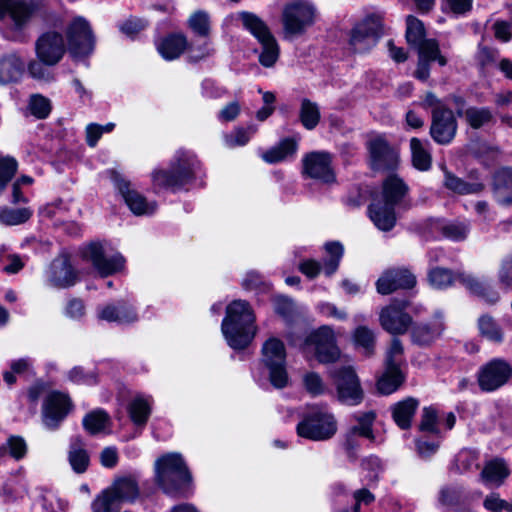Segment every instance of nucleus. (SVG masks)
<instances>
[{
  "label": "nucleus",
  "mask_w": 512,
  "mask_h": 512,
  "mask_svg": "<svg viewBox=\"0 0 512 512\" xmlns=\"http://www.w3.org/2000/svg\"><path fill=\"white\" fill-rule=\"evenodd\" d=\"M409 188L397 175L388 176L382 184L381 194L369 205V217L382 231H390L396 224V208L407 209Z\"/></svg>",
  "instance_id": "f257e3e1"
},
{
  "label": "nucleus",
  "mask_w": 512,
  "mask_h": 512,
  "mask_svg": "<svg viewBox=\"0 0 512 512\" xmlns=\"http://www.w3.org/2000/svg\"><path fill=\"white\" fill-rule=\"evenodd\" d=\"M39 9L37 0H0L1 35L13 42H26L30 22Z\"/></svg>",
  "instance_id": "f03ea898"
},
{
  "label": "nucleus",
  "mask_w": 512,
  "mask_h": 512,
  "mask_svg": "<svg viewBox=\"0 0 512 512\" xmlns=\"http://www.w3.org/2000/svg\"><path fill=\"white\" fill-rule=\"evenodd\" d=\"M200 171V162L191 151L179 150L174 155L169 169H155L151 180L155 190L179 191L193 183Z\"/></svg>",
  "instance_id": "7ed1b4c3"
},
{
  "label": "nucleus",
  "mask_w": 512,
  "mask_h": 512,
  "mask_svg": "<svg viewBox=\"0 0 512 512\" xmlns=\"http://www.w3.org/2000/svg\"><path fill=\"white\" fill-rule=\"evenodd\" d=\"M255 316L249 303L234 300L226 308L221 331L228 345L233 349H244L252 341L256 328Z\"/></svg>",
  "instance_id": "20e7f679"
},
{
  "label": "nucleus",
  "mask_w": 512,
  "mask_h": 512,
  "mask_svg": "<svg viewBox=\"0 0 512 512\" xmlns=\"http://www.w3.org/2000/svg\"><path fill=\"white\" fill-rule=\"evenodd\" d=\"M155 478L166 494L177 495L191 480V475L180 454L169 453L155 462Z\"/></svg>",
  "instance_id": "39448f33"
},
{
  "label": "nucleus",
  "mask_w": 512,
  "mask_h": 512,
  "mask_svg": "<svg viewBox=\"0 0 512 512\" xmlns=\"http://www.w3.org/2000/svg\"><path fill=\"white\" fill-rule=\"evenodd\" d=\"M297 434L312 441H325L337 432V421L326 407L314 406L297 425Z\"/></svg>",
  "instance_id": "423d86ee"
},
{
  "label": "nucleus",
  "mask_w": 512,
  "mask_h": 512,
  "mask_svg": "<svg viewBox=\"0 0 512 512\" xmlns=\"http://www.w3.org/2000/svg\"><path fill=\"white\" fill-rule=\"evenodd\" d=\"M243 27L262 45L259 62L264 67H272L279 57V46L266 23L256 14L242 11L238 13Z\"/></svg>",
  "instance_id": "0eeeda50"
},
{
  "label": "nucleus",
  "mask_w": 512,
  "mask_h": 512,
  "mask_svg": "<svg viewBox=\"0 0 512 512\" xmlns=\"http://www.w3.org/2000/svg\"><path fill=\"white\" fill-rule=\"evenodd\" d=\"M262 363L267 370L269 382L274 388L283 389L288 385L286 349L281 340L270 338L263 344Z\"/></svg>",
  "instance_id": "6e6552de"
},
{
  "label": "nucleus",
  "mask_w": 512,
  "mask_h": 512,
  "mask_svg": "<svg viewBox=\"0 0 512 512\" xmlns=\"http://www.w3.org/2000/svg\"><path fill=\"white\" fill-rule=\"evenodd\" d=\"M316 15V8L308 1L297 0L286 4L282 12L284 37L304 34L314 24Z\"/></svg>",
  "instance_id": "1a4fd4ad"
},
{
  "label": "nucleus",
  "mask_w": 512,
  "mask_h": 512,
  "mask_svg": "<svg viewBox=\"0 0 512 512\" xmlns=\"http://www.w3.org/2000/svg\"><path fill=\"white\" fill-rule=\"evenodd\" d=\"M304 351H313L315 358L323 364L333 363L340 357L336 336L332 327L323 325L312 331L304 340Z\"/></svg>",
  "instance_id": "9d476101"
},
{
  "label": "nucleus",
  "mask_w": 512,
  "mask_h": 512,
  "mask_svg": "<svg viewBox=\"0 0 512 512\" xmlns=\"http://www.w3.org/2000/svg\"><path fill=\"white\" fill-rule=\"evenodd\" d=\"M428 279L430 284L437 289L447 288L457 280L471 292L483 296L489 303H495L499 298L496 292L486 293V288L482 283L467 273H459L453 276L450 270L436 267L429 271Z\"/></svg>",
  "instance_id": "9b49d317"
},
{
  "label": "nucleus",
  "mask_w": 512,
  "mask_h": 512,
  "mask_svg": "<svg viewBox=\"0 0 512 512\" xmlns=\"http://www.w3.org/2000/svg\"><path fill=\"white\" fill-rule=\"evenodd\" d=\"M68 49L71 56L80 59L90 55L95 39L88 21L83 17L74 18L67 27Z\"/></svg>",
  "instance_id": "f8f14e48"
},
{
  "label": "nucleus",
  "mask_w": 512,
  "mask_h": 512,
  "mask_svg": "<svg viewBox=\"0 0 512 512\" xmlns=\"http://www.w3.org/2000/svg\"><path fill=\"white\" fill-rule=\"evenodd\" d=\"M381 33V17L375 14L367 16L352 29L350 45L355 52L365 53L376 45Z\"/></svg>",
  "instance_id": "ddd939ff"
},
{
  "label": "nucleus",
  "mask_w": 512,
  "mask_h": 512,
  "mask_svg": "<svg viewBox=\"0 0 512 512\" xmlns=\"http://www.w3.org/2000/svg\"><path fill=\"white\" fill-rule=\"evenodd\" d=\"M334 379L337 396L341 403L356 406L363 400V390L359 379L351 367H342L331 373Z\"/></svg>",
  "instance_id": "4468645a"
},
{
  "label": "nucleus",
  "mask_w": 512,
  "mask_h": 512,
  "mask_svg": "<svg viewBox=\"0 0 512 512\" xmlns=\"http://www.w3.org/2000/svg\"><path fill=\"white\" fill-rule=\"evenodd\" d=\"M409 302L406 300H393L388 306L381 309L379 321L381 327L390 334H405L412 325L411 316L405 312Z\"/></svg>",
  "instance_id": "2eb2a0df"
},
{
  "label": "nucleus",
  "mask_w": 512,
  "mask_h": 512,
  "mask_svg": "<svg viewBox=\"0 0 512 512\" xmlns=\"http://www.w3.org/2000/svg\"><path fill=\"white\" fill-rule=\"evenodd\" d=\"M83 256L92 263L95 270L106 277L121 271L125 265L124 257L119 253L108 255L101 243L93 242L85 247Z\"/></svg>",
  "instance_id": "dca6fc26"
},
{
  "label": "nucleus",
  "mask_w": 512,
  "mask_h": 512,
  "mask_svg": "<svg viewBox=\"0 0 512 512\" xmlns=\"http://www.w3.org/2000/svg\"><path fill=\"white\" fill-rule=\"evenodd\" d=\"M108 174L133 214L137 216L150 215L156 211L157 204L153 201H147V199L133 189L131 183L124 179L118 172L110 170Z\"/></svg>",
  "instance_id": "f3484780"
},
{
  "label": "nucleus",
  "mask_w": 512,
  "mask_h": 512,
  "mask_svg": "<svg viewBox=\"0 0 512 512\" xmlns=\"http://www.w3.org/2000/svg\"><path fill=\"white\" fill-rule=\"evenodd\" d=\"M66 52V45L61 33L50 30L41 34L35 42L37 58L48 66L58 64Z\"/></svg>",
  "instance_id": "a211bd4d"
},
{
  "label": "nucleus",
  "mask_w": 512,
  "mask_h": 512,
  "mask_svg": "<svg viewBox=\"0 0 512 512\" xmlns=\"http://www.w3.org/2000/svg\"><path fill=\"white\" fill-rule=\"evenodd\" d=\"M512 374L511 366L504 360L493 359L478 372V383L483 391H494L507 383Z\"/></svg>",
  "instance_id": "6ab92c4d"
},
{
  "label": "nucleus",
  "mask_w": 512,
  "mask_h": 512,
  "mask_svg": "<svg viewBox=\"0 0 512 512\" xmlns=\"http://www.w3.org/2000/svg\"><path fill=\"white\" fill-rule=\"evenodd\" d=\"M457 130V123L452 110L437 106L432 111L430 135L435 142L445 145L452 141Z\"/></svg>",
  "instance_id": "aec40b11"
},
{
  "label": "nucleus",
  "mask_w": 512,
  "mask_h": 512,
  "mask_svg": "<svg viewBox=\"0 0 512 512\" xmlns=\"http://www.w3.org/2000/svg\"><path fill=\"white\" fill-rule=\"evenodd\" d=\"M303 173L307 177L329 184L335 181L332 157L329 153L316 151L307 154L303 160Z\"/></svg>",
  "instance_id": "412c9836"
},
{
  "label": "nucleus",
  "mask_w": 512,
  "mask_h": 512,
  "mask_svg": "<svg viewBox=\"0 0 512 512\" xmlns=\"http://www.w3.org/2000/svg\"><path fill=\"white\" fill-rule=\"evenodd\" d=\"M370 164L373 170L394 169L398 163L397 151L383 137H375L368 142Z\"/></svg>",
  "instance_id": "4be33fe9"
},
{
  "label": "nucleus",
  "mask_w": 512,
  "mask_h": 512,
  "mask_svg": "<svg viewBox=\"0 0 512 512\" xmlns=\"http://www.w3.org/2000/svg\"><path fill=\"white\" fill-rule=\"evenodd\" d=\"M71 410V402L67 395L60 392L50 393L43 404V422L49 429L58 427Z\"/></svg>",
  "instance_id": "5701e85b"
},
{
  "label": "nucleus",
  "mask_w": 512,
  "mask_h": 512,
  "mask_svg": "<svg viewBox=\"0 0 512 512\" xmlns=\"http://www.w3.org/2000/svg\"><path fill=\"white\" fill-rule=\"evenodd\" d=\"M416 284L415 276L405 268L388 269L376 282L377 292L388 295L397 289H410Z\"/></svg>",
  "instance_id": "b1692460"
},
{
  "label": "nucleus",
  "mask_w": 512,
  "mask_h": 512,
  "mask_svg": "<svg viewBox=\"0 0 512 512\" xmlns=\"http://www.w3.org/2000/svg\"><path fill=\"white\" fill-rule=\"evenodd\" d=\"M49 285L57 288H67L76 283V273L66 255L55 258L46 271Z\"/></svg>",
  "instance_id": "393cba45"
},
{
  "label": "nucleus",
  "mask_w": 512,
  "mask_h": 512,
  "mask_svg": "<svg viewBox=\"0 0 512 512\" xmlns=\"http://www.w3.org/2000/svg\"><path fill=\"white\" fill-rule=\"evenodd\" d=\"M418 52L417 68L414 77L420 81H427L430 76V63L437 61L440 66L447 64V58L441 54L437 41H428Z\"/></svg>",
  "instance_id": "a878e982"
},
{
  "label": "nucleus",
  "mask_w": 512,
  "mask_h": 512,
  "mask_svg": "<svg viewBox=\"0 0 512 512\" xmlns=\"http://www.w3.org/2000/svg\"><path fill=\"white\" fill-rule=\"evenodd\" d=\"M24 72V60L17 53H9L0 57V85L5 86L19 82Z\"/></svg>",
  "instance_id": "bb28decb"
},
{
  "label": "nucleus",
  "mask_w": 512,
  "mask_h": 512,
  "mask_svg": "<svg viewBox=\"0 0 512 512\" xmlns=\"http://www.w3.org/2000/svg\"><path fill=\"white\" fill-rule=\"evenodd\" d=\"M98 318L119 324L133 323L138 319L135 309L126 302L103 306L98 310Z\"/></svg>",
  "instance_id": "cd10ccee"
},
{
  "label": "nucleus",
  "mask_w": 512,
  "mask_h": 512,
  "mask_svg": "<svg viewBox=\"0 0 512 512\" xmlns=\"http://www.w3.org/2000/svg\"><path fill=\"white\" fill-rule=\"evenodd\" d=\"M159 54L168 61L177 59L187 48V38L182 33H172L156 43Z\"/></svg>",
  "instance_id": "c85d7f7f"
},
{
  "label": "nucleus",
  "mask_w": 512,
  "mask_h": 512,
  "mask_svg": "<svg viewBox=\"0 0 512 512\" xmlns=\"http://www.w3.org/2000/svg\"><path fill=\"white\" fill-rule=\"evenodd\" d=\"M375 413L373 411H366L361 413H356L353 415L354 420L357 422V425L351 427L346 436V445L349 449H353L354 438L359 435L370 440L374 439L372 432V425L375 420Z\"/></svg>",
  "instance_id": "c756f323"
},
{
  "label": "nucleus",
  "mask_w": 512,
  "mask_h": 512,
  "mask_svg": "<svg viewBox=\"0 0 512 512\" xmlns=\"http://www.w3.org/2000/svg\"><path fill=\"white\" fill-rule=\"evenodd\" d=\"M494 194L500 204H512V168H501L495 173Z\"/></svg>",
  "instance_id": "7c9ffc66"
},
{
  "label": "nucleus",
  "mask_w": 512,
  "mask_h": 512,
  "mask_svg": "<svg viewBox=\"0 0 512 512\" xmlns=\"http://www.w3.org/2000/svg\"><path fill=\"white\" fill-rule=\"evenodd\" d=\"M510 470L503 459L496 458L486 463L481 472L484 484L499 487L509 476Z\"/></svg>",
  "instance_id": "2f4dec72"
},
{
  "label": "nucleus",
  "mask_w": 512,
  "mask_h": 512,
  "mask_svg": "<svg viewBox=\"0 0 512 512\" xmlns=\"http://www.w3.org/2000/svg\"><path fill=\"white\" fill-rule=\"evenodd\" d=\"M419 402L414 398H406L397 402L391 407L392 417L395 423L401 429H408L411 426V420L414 417Z\"/></svg>",
  "instance_id": "473e14b6"
},
{
  "label": "nucleus",
  "mask_w": 512,
  "mask_h": 512,
  "mask_svg": "<svg viewBox=\"0 0 512 512\" xmlns=\"http://www.w3.org/2000/svg\"><path fill=\"white\" fill-rule=\"evenodd\" d=\"M109 490L118 502H133L139 496L138 485L131 477L117 479Z\"/></svg>",
  "instance_id": "72a5a7b5"
},
{
  "label": "nucleus",
  "mask_w": 512,
  "mask_h": 512,
  "mask_svg": "<svg viewBox=\"0 0 512 512\" xmlns=\"http://www.w3.org/2000/svg\"><path fill=\"white\" fill-rule=\"evenodd\" d=\"M442 330L441 322L433 325L427 323L415 324L411 331L412 341L418 345H429L440 336Z\"/></svg>",
  "instance_id": "f704fd0d"
},
{
  "label": "nucleus",
  "mask_w": 512,
  "mask_h": 512,
  "mask_svg": "<svg viewBox=\"0 0 512 512\" xmlns=\"http://www.w3.org/2000/svg\"><path fill=\"white\" fill-rule=\"evenodd\" d=\"M128 413L135 425L144 426L151 413V398L136 396L128 405Z\"/></svg>",
  "instance_id": "c9c22d12"
},
{
  "label": "nucleus",
  "mask_w": 512,
  "mask_h": 512,
  "mask_svg": "<svg viewBox=\"0 0 512 512\" xmlns=\"http://www.w3.org/2000/svg\"><path fill=\"white\" fill-rule=\"evenodd\" d=\"M297 150V143L293 139L286 138L277 146L262 154V159L270 164L278 163L293 156Z\"/></svg>",
  "instance_id": "e433bc0d"
},
{
  "label": "nucleus",
  "mask_w": 512,
  "mask_h": 512,
  "mask_svg": "<svg viewBox=\"0 0 512 512\" xmlns=\"http://www.w3.org/2000/svg\"><path fill=\"white\" fill-rule=\"evenodd\" d=\"M68 460L76 473H84L89 466V455L78 437L74 438L70 444Z\"/></svg>",
  "instance_id": "4c0bfd02"
},
{
  "label": "nucleus",
  "mask_w": 512,
  "mask_h": 512,
  "mask_svg": "<svg viewBox=\"0 0 512 512\" xmlns=\"http://www.w3.org/2000/svg\"><path fill=\"white\" fill-rule=\"evenodd\" d=\"M404 381V374L401 369L385 367L381 377L378 379L377 388L381 394L389 395L395 392Z\"/></svg>",
  "instance_id": "58836bf2"
},
{
  "label": "nucleus",
  "mask_w": 512,
  "mask_h": 512,
  "mask_svg": "<svg viewBox=\"0 0 512 512\" xmlns=\"http://www.w3.org/2000/svg\"><path fill=\"white\" fill-rule=\"evenodd\" d=\"M406 39L408 43L416 50H420L422 46L428 41H435L434 39L425 38V29L423 23L414 16H408L406 20Z\"/></svg>",
  "instance_id": "ea45409f"
},
{
  "label": "nucleus",
  "mask_w": 512,
  "mask_h": 512,
  "mask_svg": "<svg viewBox=\"0 0 512 512\" xmlns=\"http://www.w3.org/2000/svg\"><path fill=\"white\" fill-rule=\"evenodd\" d=\"M353 342L365 356H371L374 353L376 336L370 328L359 326L353 332Z\"/></svg>",
  "instance_id": "a19ab883"
},
{
  "label": "nucleus",
  "mask_w": 512,
  "mask_h": 512,
  "mask_svg": "<svg viewBox=\"0 0 512 512\" xmlns=\"http://www.w3.org/2000/svg\"><path fill=\"white\" fill-rule=\"evenodd\" d=\"M28 452V446L24 438L16 435H11L7 438L6 442L0 446V453L4 458L9 455L15 461H20L25 458Z\"/></svg>",
  "instance_id": "79ce46f5"
},
{
  "label": "nucleus",
  "mask_w": 512,
  "mask_h": 512,
  "mask_svg": "<svg viewBox=\"0 0 512 512\" xmlns=\"http://www.w3.org/2000/svg\"><path fill=\"white\" fill-rule=\"evenodd\" d=\"M320 117V109L317 103L309 99L301 101L299 119L307 130H313L318 125Z\"/></svg>",
  "instance_id": "37998d69"
},
{
  "label": "nucleus",
  "mask_w": 512,
  "mask_h": 512,
  "mask_svg": "<svg viewBox=\"0 0 512 512\" xmlns=\"http://www.w3.org/2000/svg\"><path fill=\"white\" fill-rule=\"evenodd\" d=\"M413 166L421 171H426L431 167V155L424 144L418 138L410 140Z\"/></svg>",
  "instance_id": "c03bdc74"
},
{
  "label": "nucleus",
  "mask_w": 512,
  "mask_h": 512,
  "mask_svg": "<svg viewBox=\"0 0 512 512\" xmlns=\"http://www.w3.org/2000/svg\"><path fill=\"white\" fill-rule=\"evenodd\" d=\"M444 185L447 189L458 194H473L478 193L483 189L482 184L467 183L448 171H445Z\"/></svg>",
  "instance_id": "a18cd8bd"
},
{
  "label": "nucleus",
  "mask_w": 512,
  "mask_h": 512,
  "mask_svg": "<svg viewBox=\"0 0 512 512\" xmlns=\"http://www.w3.org/2000/svg\"><path fill=\"white\" fill-rule=\"evenodd\" d=\"M463 117L469 126L479 129L492 121L493 114L486 107H469L463 112Z\"/></svg>",
  "instance_id": "49530a36"
},
{
  "label": "nucleus",
  "mask_w": 512,
  "mask_h": 512,
  "mask_svg": "<svg viewBox=\"0 0 512 512\" xmlns=\"http://www.w3.org/2000/svg\"><path fill=\"white\" fill-rule=\"evenodd\" d=\"M256 133L255 126H248L246 128L237 127L230 133L224 135V143L228 148H235L238 146L246 145L251 137Z\"/></svg>",
  "instance_id": "de8ad7c7"
},
{
  "label": "nucleus",
  "mask_w": 512,
  "mask_h": 512,
  "mask_svg": "<svg viewBox=\"0 0 512 512\" xmlns=\"http://www.w3.org/2000/svg\"><path fill=\"white\" fill-rule=\"evenodd\" d=\"M325 250L330 257L324 263V272L330 276L338 269L344 248L339 242H330L325 245Z\"/></svg>",
  "instance_id": "09e8293b"
},
{
  "label": "nucleus",
  "mask_w": 512,
  "mask_h": 512,
  "mask_svg": "<svg viewBox=\"0 0 512 512\" xmlns=\"http://www.w3.org/2000/svg\"><path fill=\"white\" fill-rule=\"evenodd\" d=\"M108 423V414L100 409L87 414L83 419L84 428L91 434H96L102 431Z\"/></svg>",
  "instance_id": "8fccbe9b"
},
{
  "label": "nucleus",
  "mask_w": 512,
  "mask_h": 512,
  "mask_svg": "<svg viewBox=\"0 0 512 512\" xmlns=\"http://www.w3.org/2000/svg\"><path fill=\"white\" fill-rule=\"evenodd\" d=\"M32 215L29 208H2L0 209V222L6 225H19L26 222Z\"/></svg>",
  "instance_id": "3c124183"
},
{
  "label": "nucleus",
  "mask_w": 512,
  "mask_h": 512,
  "mask_svg": "<svg viewBox=\"0 0 512 512\" xmlns=\"http://www.w3.org/2000/svg\"><path fill=\"white\" fill-rule=\"evenodd\" d=\"M18 169V163L11 156L0 155V193L13 178Z\"/></svg>",
  "instance_id": "603ef678"
},
{
  "label": "nucleus",
  "mask_w": 512,
  "mask_h": 512,
  "mask_svg": "<svg viewBox=\"0 0 512 512\" xmlns=\"http://www.w3.org/2000/svg\"><path fill=\"white\" fill-rule=\"evenodd\" d=\"M188 26L197 35L202 37L208 36L210 30L208 13L203 10L194 12L188 19Z\"/></svg>",
  "instance_id": "864d4df0"
},
{
  "label": "nucleus",
  "mask_w": 512,
  "mask_h": 512,
  "mask_svg": "<svg viewBox=\"0 0 512 512\" xmlns=\"http://www.w3.org/2000/svg\"><path fill=\"white\" fill-rule=\"evenodd\" d=\"M118 501L109 489L97 496L92 502L93 512H117Z\"/></svg>",
  "instance_id": "5fc2aeb1"
},
{
  "label": "nucleus",
  "mask_w": 512,
  "mask_h": 512,
  "mask_svg": "<svg viewBox=\"0 0 512 512\" xmlns=\"http://www.w3.org/2000/svg\"><path fill=\"white\" fill-rule=\"evenodd\" d=\"M439 420L440 417L436 409L432 407H425L422 411L421 422H420V431L427 432L431 434L439 433Z\"/></svg>",
  "instance_id": "6e6d98bb"
},
{
  "label": "nucleus",
  "mask_w": 512,
  "mask_h": 512,
  "mask_svg": "<svg viewBox=\"0 0 512 512\" xmlns=\"http://www.w3.org/2000/svg\"><path fill=\"white\" fill-rule=\"evenodd\" d=\"M403 362L404 357L402 343L398 338H394L386 353L385 367L401 369Z\"/></svg>",
  "instance_id": "4d7b16f0"
},
{
  "label": "nucleus",
  "mask_w": 512,
  "mask_h": 512,
  "mask_svg": "<svg viewBox=\"0 0 512 512\" xmlns=\"http://www.w3.org/2000/svg\"><path fill=\"white\" fill-rule=\"evenodd\" d=\"M305 390L312 396H319L326 392V386L321 376L315 372H308L303 376Z\"/></svg>",
  "instance_id": "13d9d810"
},
{
  "label": "nucleus",
  "mask_w": 512,
  "mask_h": 512,
  "mask_svg": "<svg viewBox=\"0 0 512 512\" xmlns=\"http://www.w3.org/2000/svg\"><path fill=\"white\" fill-rule=\"evenodd\" d=\"M479 329L488 339L495 342L502 341V333L491 317L482 316L479 319Z\"/></svg>",
  "instance_id": "bf43d9fd"
},
{
  "label": "nucleus",
  "mask_w": 512,
  "mask_h": 512,
  "mask_svg": "<svg viewBox=\"0 0 512 512\" xmlns=\"http://www.w3.org/2000/svg\"><path fill=\"white\" fill-rule=\"evenodd\" d=\"M29 107L31 113L39 119L46 118L51 111L49 99L41 95H33L30 99Z\"/></svg>",
  "instance_id": "052dcab7"
},
{
  "label": "nucleus",
  "mask_w": 512,
  "mask_h": 512,
  "mask_svg": "<svg viewBox=\"0 0 512 512\" xmlns=\"http://www.w3.org/2000/svg\"><path fill=\"white\" fill-rule=\"evenodd\" d=\"M45 66H47V65L40 60L39 61L32 60L28 63V66H27L28 73L32 78H34L36 80H41V81H46V82L51 81L53 79V76H52L51 72Z\"/></svg>",
  "instance_id": "680f3d73"
},
{
  "label": "nucleus",
  "mask_w": 512,
  "mask_h": 512,
  "mask_svg": "<svg viewBox=\"0 0 512 512\" xmlns=\"http://www.w3.org/2000/svg\"><path fill=\"white\" fill-rule=\"evenodd\" d=\"M148 23L144 19L130 18L119 25L120 31L128 37L136 36L140 31L147 27Z\"/></svg>",
  "instance_id": "e2e57ef3"
},
{
  "label": "nucleus",
  "mask_w": 512,
  "mask_h": 512,
  "mask_svg": "<svg viewBox=\"0 0 512 512\" xmlns=\"http://www.w3.org/2000/svg\"><path fill=\"white\" fill-rule=\"evenodd\" d=\"M34 180L30 176H21L18 178L12 185V202L17 203H26L28 200L23 195L22 189L25 186H31Z\"/></svg>",
  "instance_id": "0e129e2a"
},
{
  "label": "nucleus",
  "mask_w": 512,
  "mask_h": 512,
  "mask_svg": "<svg viewBox=\"0 0 512 512\" xmlns=\"http://www.w3.org/2000/svg\"><path fill=\"white\" fill-rule=\"evenodd\" d=\"M477 456L469 450L461 451L456 457V466L460 472H466L477 467Z\"/></svg>",
  "instance_id": "69168bd1"
},
{
  "label": "nucleus",
  "mask_w": 512,
  "mask_h": 512,
  "mask_svg": "<svg viewBox=\"0 0 512 512\" xmlns=\"http://www.w3.org/2000/svg\"><path fill=\"white\" fill-rule=\"evenodd\" d=\"M444 235L452 240L459 241L467 237L469 226L465 223H452L443 228Z\"/></svg>",
  "instance_id": "338daca9"
},
{
  "label": "nucleus",
  "mask_w": 512,
  "mask_h": 512,
  "mask_svg": "<svg viewBox=\"0 0 512 512\" xmlns=\"http://www.w3.org/2000/svg\"><path fill=\"white\" fill-rule=\"evenodd\" d=\"M484 507L492 512H502L507 511L509 508V503L503 499L500 498L499 494L497 493H491L489 494L484 502Z\"/></svg>",
  "instance_id": "774afa93"
}]
</instances>
